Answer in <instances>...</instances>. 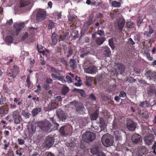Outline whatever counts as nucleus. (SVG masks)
Masks as SVG:
<instances>
[{
	"label": "nucleus",
	"instance_id": "nucleus-1",
	"mask_svg": "<svg viewBox=\"0 0 156 156\" xmlns=\"http://www.w3.org/2000/svg\"><path fill=\"white\" fill-rule=\"evenodd\" d=\"M101 140L103 144L107 147L112 145L114 142L113 139L109 136L108 133L105 134L102 136Z\"/></svg>",
	"mask_w": 156,
	"mask_h": 156
},
{
	"label": "nucleus",
	"instance_id": "nucleus-2",
	"mask_svg": "<svg viewBox=\"0 0 156 156\" xmlns=\"http://www.w3.org/2000/svg\"><path fill=\"white\" fill-rule=\"evenodd\" d=\"M95 137L96 136L94 133L88 131L86 132L82 135L83 140L86 142L93 141Z\"/></svg>",
	"mask_w": 156,
	"mask_h": 156
},
{
	"label": "nucleus",
	"instance_id": "nucleus-3",
	"mask_svg": "<svg viewBox=\"0 0 156 156\" xmlns=\"http://www.w3.org/2000/svg\"><path fill=\"white\" fill-rule=\"evenodd\" d=\"M39 126L43 131L49 132L51 131V124L48 121H42L39 123Z\"/></svg>",
	"mask_w": 156,
	"mask_h": 156
},
{
	"label": "nucleus",
	"instance_id": "nucleus-4",
	"mask_svg": "<svg viewBox=\"0 0 156 156\" xmlns=\"http://www.w3.org/2000/svg\"><path fill=\"white\" fill-rule=\"evenodd\" d=\"M54 137L48 135L45 138L44 144L47 147H50L54 144Z\"/></svg>",
	"mask_w": 156,
	"mask_h": 156
},
{
	"label": "nucleus",
	"instance_id": "nucleus-5",
	"mask_svg": "<svg viewBox=\"0 0 156 156\" xmlns=\"http://www.w3.org/2000/svg\"><path fill=\"white\" fill-rule=\"evenodd\" d=\"M46 12L44 9H39L36 15L37 20L41 21L44 20L46 17Z\"/></svg>",
	"mask_w": 156,
	"mask_h": 156
},
{
	"label": "nucleus",
	"instance_id": "nucleus-6",
	"mask_svg": "<svg viewBox=\"0 0 156 156\" xmlns=\"http://www.w3.org/2000/svg\"><path fill=\"white\" fill-rule=\"evenodd\" d=\"M75 107L76 108V111L78 114L81 115L85 114V109L82 104L76 102Z\"/></svg>",
	"mask_w": 156,
	"mask_h": 156
},
{
	"label": "nucleus",
	"instance_id": "nucleus-7",
	"mask_svg": "<svg viewBox=\"0 0 156 156\" xmlns=\"http://www.w3.org/2000/svg\"><path fill=\"white\" fill-rule=\"evenodd\" d=\"M56 113L58 118L60 120H62V121H65V120L67 118L66 116L61 109L59 108L58 109L56 110Z\"/></svg>",
	"mask_w": 156,
	"mask_h": 156
},
{
	"label": "nucleus",
	"instance_id": "nucleus-8",
	"mask_svg": "<svg viewBox=\"0 0 156 156\" xmlns=\"http://www.w3.org/2000/svg\"><path fill=\"white\" fill-rule=\"evenodd\" d=\"M131 140L133 143L136 144H139L142 141L141 135L137 134H133L132 136Z\"/></svg>",
	"mask_w": 156,
	"mask_h": 156
},
{
	"label": "nucleus",
	"instance_id": "nucleus-9",
	"mask_svg": "<svg viewBox=\"0 0 156 156\" xmlns=\"http://www.w3.org/2000/svg\"><path fill=\"white\" fill-rule=\"evenodd\" d=\"M24 24L23 23H14L13 27L16 30V35H17L19 32L24 28Z\"/></svg>",
	"mask_w": 156,
	"mask_h": 156
},
{
	"label": "nucleus",
	"instance_id": "nucleus-10",
	"mask_svg": "<svg viewBox=\"0 0 156 156\" xmlns=\"http://www.w3.org/2000/svg\"><path fill=\"white\" fill-rule=\"evenodd\" d=\"M154 140V137L153 135H149L144 137V141L146 144L149 146L152 144Z\"/></svg>",
	"mask_w": 156,
	"mask_h": 156
},
{
	"label": "nucleus",
	"instance_id": "nucleus-11",
	"mask_svg": "<svg viewBox=\"0 0 156 156\" xmlns=\"http://www.w3.org/2000/svg\"><path fill=\"white\" fill-rule=\"evenodd\" d=\"M9 108L8 105H4L0 107V114L5 115L8 113Z\"/></svg>",
	"mask_w": 156,
	"mask_h": 156
},
{
	"label": "nucleus",
	"instance_id": "nucleus-12",
	"mask_svg": "<svg viewBox=\"0 0 156 156\" xmlns=\"http://www.w3.org/2000/svg\"><path fill=\"white\" fill-rule=\"evenodd\" d=\"M127 126L128 129L130 131H134L136 126L134 122L132 120H128L127 122Z\"/></svg>",
	"mask_w": 156,
	"mask_h": 156
},
{
	"label": "nucleus",
	"instance_id": "nucleus-13",
	"mask_svg": "<svg viewBox=\"0 0 156 156\" xmlns=\"http://www.w3.org/2000/svg\"><path fill=\"white\" fill-rule=\"evenodd\" d=\"M97 68L94 66H91L84 69L85 72L87 73L94 74H95Z\"/></svg>",
	"mask_w": 156,
	"mask_h": 156
},
{
	"label": "nucleus",
	"instance_id": "nucleus-14",
	"mask_svg": "<svg viewBox=\"0 0 156 156\" xmlns=\"http://www.w3.org/2000/svg\"><path fill=\"white\" fill-rule=\"evenodd\" d=\"M102 52L105 57H109L111 54V51L109 48L106 46L103 48Z\"/></svg>",
	"mask_w": 156,
	"mask_h": 156
},
{
	"label": "nucleus",
	"instance_id": "nucleus-15",
	"mask_svg": "<svg viewBox=\"0 0 156 156\" xmlns=\"http://www.w3.org/2000/svg\"><path fill=\"white\" fill-rule=\"evenodd\" d=\"M52 78L53 79H57L61 81L63 83H65L66 82V81L64 79L65 76L62 75H58V76L52 73L51 75Z\"/></svg>",
	"mask_w": 156,
	"mask_h": 156
},
{
	"label": "nucleus",
	"instance_id": "nucleus-16",
	"mask_svg": "<svg viewBox=\"0 0 156 156\" xmlns=\"http://www.w3.org/2000/svg\"><path fill=\"white\" fill-rule=\"evenodd\" d=\"M60 133L62 135H66L69 132V128L66 126H64L61 127L59 130Z\"/></svg>",
	"mask_w": 156,
	"mask_h": 156
},
{
	"label": "nucleus",
	"instance_id": "nucleus-17",
	"mask_svg": "<svg viewBox=\"0 0 156 156\" xmlns=\"http://www.w3.org/2000/svg\"><path fill=\"white\" fill-rule=\"evenodd\" d=\"M156 73L152 72L149 70L147 72L146 75L147 76V78L149 80H154L155 78Z\"/></svg>",
	"mask_w": 156,
	"mask_h": 156
},
{
	"label": "nucleus",
	"instance_id": "nucleus-18",
	"mask_svg": "<svg viewBox=\"0 0 156 156\" xmlns=\"http://www.w3.org/2000/svg\"><path fill=\"white\" fill-rule=\"evenodd\" d=\"M146 148L144 146H142L139 148L137 150V154L139 156H142L146 153Z\"/></svg>",
	"mask_w": 156,
	"mask_h": 156
},
{
	"label": "nucleus",
	"instance_id": "nucleus-19",
	"mask_svg": "<svg viewBox=\"0 0 156 156\" xmlns=\"http://www.w3.org/2000/svg\"><path fill=\"white\" fill-rule=\"evenodd\" d=\"M57 104L55 102L49 103L47 107L45 108V110L46 111H49L52 110L56 109L57 108Z\"/></svg>",
	"mask_w": 156,
	"mask_h": 156
},
{
	"label": "nucleus",
	"instance_id": "nucleus-20",
	"mask_svg": "<svg viewBox=\"0 0 156 156\" xmlns=\"http://www.w3.org/2000/svg\"><path fill=\"white\" fill-rule=\"evenodd\" d=\"M42 109L41 107L36 108H34L31 111V113L33 117L37 115L39 113L41 112Z\"/></svg>",
	"mask_w": 156,
	"mask_h": 156
},
{
	"label": "nucleus",
	"instance_id": "nucleus-21",
	"mask_svg": "<svg viewBox=\"0 0 156 156\" xmlns=\"http://www.w3.org/2000/svg\"><path fill=\"white\" fill-rule=\"evenodd\" d=\"M51 39L52 44L54 45H55L57 43L58 40V35L55 32H54L52 34Z\"/></svg>",
	"mask_w": 156,
	"mask_h": 156
},
{
	"label": "nucleus",
	"instance_id": "nucleus-22",
	"mask_svg": "<svg viewBox=\"0 0 156 156\" xmlns=\"http://www.w3.org/2000/svg\"><path fill=\"white\" fill-rule=\"evenodd\" d=\"M125 68L124 65L121 63L118 64V69L120 74H122L124 73Z\"/></svg>",
	"mask_w": 156,
	"mask_h": 156
},
{
	"label": "nucleus",
	"instance_id": "nucleus-23",
	"mask_svg": "<svg viewBox=\"0 0 156 156\" xmlns=\"http://www.w3.org/2000/svg\"><path fill=\"white\" fill-rule=\"evenodd\" d=\"M105 41V38L104 37L96 38L95 40V43L98 45L102 44Z\"/></svg>",
	"mask_w": 156,
	"mask_h": 156
},
{
	"label": "nucleus",
	"instance_id": "nucleus-24",
	"mask_svg": "<svg viewBox=\"0 0 156 156\" xmlns=\"http://www.w3.org/2000/svg\"><path fill=\"white\" fill-rule=\"evenodd\" d=\"M55 23L52 21L51 20H49L47 23V28L48 30H52V29L54 28L55 25Z\"/></svg>",
	"mask_w": 156,
	"mask_h": 156
},
{
	"label": "nucleus",
	"instance_id": "nucleus-25",
	"mask_svg": "<svg viewBox=\"0 0 156 156\" xmlns=\"http://www.w3.org/2000/svg\"><path fill=\"white\" fill-rule=\"evenodd\" d=\"M13 37L11 35L7 36L5 39V41L8 44H12L13 42Z\"/></svg>",
	"mask_w": 156,
	"mask_h": 156
},
{
	"label": "nucleus",
	"instance_id": "nucleus-26",
	"mask_svg": "<svg viewBox=\"0 0 156 156\" xmlns=\"http://www.w3.org/2000/svg\"><path fill=\"white\" fill-rule=\"evenodd\" d=\"M28 129L30 134H33L35 131L36 127L33 125H29L28 126Z\"/></svg>",
	"mask_w": 156,
	"mask_h": 156
},
{
	"label": "nucleus",
	"instance_id": "nucleus-27",
	"mask_svg": "<svg viewBox=\"0 0 156 156\" xmlns=\"http://www.w3.org/2000/svg\"><path fill=\"white\" fill-rule=\"evenodd\" d=\"M10 69L16 76L19 71V67L16 66L14 65L13 66L12 68Z\"/></svg>",
	"mask_w": 156,
	"mask_h": 156
},
{
	"label": "nucleus",
	"instance_id": "nucleus-28",
	"mask_svg": "<svg viewBox=\"0 0 156 156\" xmlns=\"http://www.w3.org/2000/svg\"><path fill=\"white\" fill-rule=\"evenodd\" d=\"M69 35V32H66L65 34H60L59 36V41H63L65 40L68 37Z\"/></svg>",
	"mask_w": 156,
	"mask_h": 156
},
{
	"label": "nucleus",
	"instance_id": "nucleus-29",
	"mask_svg": "<svg viewBox=\"0 0 156 156\" xmlns=\"http://www.w3.org/2000/svg\"><path fill=\"white\" fill-rule=\"evenodd\" d=\"M154 32V30L150 26H149L148 31L144 32V34L147 37H150L151 34Z\"/></svg>",
	"mask_w": 156,
	"mask_h": 156
},
{
	"label": "nucleus",
	"instance_id": "nucleus-30",
	"mask_svg": "<svg viewBox=\"0 0 156 156\" xmlns=\"http://www.w3.org/2000/svg\"><path fill=\"white\" fill-rule=\"evenodd\" d=\"M93 81V78L92 77H88L87 78L86 81V86L90 87L92 84Z\"/></svg>",
	"mask_w": 156,
	"mask_h": 156
},
{
	"label": "nucleus",
	"instance_id": "nucleus-31",
	"mask_svg": "<svg viewBox=\"0 0 156 156\" xmlns=\"http://www.w3.org/2000/svg\"><path fill=\"white\" fill-rule=\"evenodd\" d=\"M125 22L123 20L119 21L118 22V27L120 31H121L124 26Z\"/></svg>",
	"mask_w": 156,
	"mask_h": 156
},
{
	"label": "nucleus",
	"instance_id": "nucleus-32",
	"mask_svg": "<svg viewBox=\"0 0 156 156\" xmlns=\"http://www.w3.org/2000/svg\"><path fill=\"white\" fill-rule=\"evenodd\" d=\"M70 67L73 69H74L76 67V61L73 59H70L69 62Z\"/></svg>",
	"mask_w": 156,
	"mask_h": 156
},
{
	"label": "nucleus",
	"instance_id": "nucleus-33",
	"mask_svg": "<svg viewBox=\"0 0 156 156\" xmlns=\"http://www.w3.org/2000/svg\"><path fill=\"white\" fill-rule=\"evenodd\" d=\"M20 7H23L28 5L29 4L30 2L27 0H20Z\"/></svg>",
	"mask_w": 156,
	"mask_h": 156
},
{
	"label": "nucleus",
	"instance_id": "nucleus-34",
	"mask_svg": "<svg viewBox=\"0 0 156 156\" xmlns=\"http://www.w3.org/2000/svg\"><path fill=\"white\" fill-rule=\"evenodd\" d=\"M90 152L93 154H97L99 152V148L98 147H95L90 149Z\"/></svg>",
	"mask_w": 156,
	"mask_h": 156
},
{
	"label": "nucleus",
	"instance_id": "nucleus-35",
	"mask_svg": "<svg viewBox=\"0 0 156 156\" xmlns=\"http://www.w3.org/2000/svg\"><path fill=\"white\" fill-rule=\"evenodd\" d=\"M155 88L153 86H150L147 89V93L149 95H151L152 94L155 93Z\"/></svg>",
	"mask_w": 156,
	"mask_h": 156
},
{
	"label": "nucleus",
	"instance_id": "nucleus-36",
	"mask_svg": "<svg viewBox=\"0 0 156 156\" xmlns=\"http://www.w3.org/2000/svg\"><path fill=\"white\" fill-rule=\"evenodd\" d=\"M68 50L67 52H65L64 53H67V54L66 55L67 58H68L73 53V50L72 47L70 46L68 47Z\"/></svg>",
	"mask_w": 156,
	"mask_h": 156
},
{
	"label": "nucleus",
	"instance_id": "nucleus-37",
	"mask_svg": "<svg viewBox=\"0 0 156 156\" xmlns=\"http://www.w3.org/2000/svg\"><path fill=\"white\" fill-rule=\"evenodd\" d=\"M6 75L12 78V79H14L16 77L11 70L10 69L9 70V69L7 70V72H6Z\"/></svg>",
	"mask_w": 156,
	"mask_h": 156
},
{
	"label": "nucleus",
	"instance_id": "nucleus-38",
	"mask_svg": "<svg viewBox=\"0 0 156 156\" xmlns=\"http://www.w3.org/2000/svg\"><path fill=\"white\" fill-rule=\"evenodd\" d=\"M69 90V88L67 87L65 85H63V86L61 92L62 94L66 95L68 92Z\"/></svg>",
	"mask_w": 156,
	"mask_h": 156
},
{
	"label": "nucleus",
	"instance_id": "nucleus-39",
	"mask_svg": "<svg viewBox=\"0 0 156 156\" xmlns=\"http://www.w3.org/2000/svg\"><path fill=\"white\" fill-rule=\"evenodd\" d=\"M112 5L114 7L119 8L121 6V3L119 2L114 1L112 2Z\"/></svg>",
	"mask_w": 156,
	"mask_h": 156
},
{
	"label": "nucleus",
	"instance_id": "nucleus-40",
	"mask_svg": "<svg viewBox=\"0 0 156 156\" xmlns=\"http://www.w3.org/2000/svg\"><path fill=\"white\" fill-rule=\"evenodd\" d=\"M98 115L96 112H94L90 115L91 119L92 120H96L98 118Z\"/></svg>",
	"mask_w": 156,
	"mask_h": 156
},
{
	"label": "nucleus",
	"instance_id": "nucleus-41",
	"mask_svg": "<svg viewBox=\"0 0 156 156\" xmlns=\"http://www.w3.org/2000/svg\"><path fill=\"white\" fill-rule=\"evenodd\" d=\"M13 118L14 120V123L16 124H17L20 123L21 122V116L19 115Z\"/></svg>",
	"mask_w": 156,
	"mask_h": 156
},
{
	"label": "nucleus",
	"instance_id": "nucleus-42",
	"mask_svg": "<svg viewBox=\"0 0 156 156\" xmlns=\"http://www.w3.org/2000/svg\"><path fill=\"white\" fill-rule=\"evenodd\" d=\"M51 72L56 73L58 75H60V73L62 72V71L57 70L52 67L51 68Z\"/></svg>",
	"mask_w": 156,
	"mask_h": 156
},
{
	"label": "nucleus",
	"instance_id": "nucleus-43",
	"mask_svg": "<svg viewBox=\"0 0 156 156\" xmlns=\"http://www.w3.org/2000/svg\"><path fill=\"white\" fill-rule=\"evenodd\" d=\"M26 82L27 83L26 86L28 88H29L31 86V82L30 80V75L27 76Z\"/></svg>",
	"mask_w": 156,
	"mask_h": 156
},
{
	"label": "nucleus",
	"instance_id": "nucleus-44",
	"mask_svg": "<svg viewBox=\"0 0 156 156\" xmlns=\"http://www.w3.org/2000/svg\"><path fill=\"white\" fill-rule=\"evenodd\" d=\"M105 126V122L103 119L100 118V126L101 129L104 128Z\"/></svg>",
	"mask_w": 156,
	"mask_h": 156
},
{
	"label": "nucleus",
	"instance_id": "nucleus-45",
	"mask_svg": "<svg viewBox=\"0 0 156 156\" xmlns=\"http://www.w3.org/2000/svg\"><path fill=\"white\" fill-rule=\"evenodd\" d=\"M22 114L26 119H28L30 117V114L28 112H26L24 110H23Z\"/></svg>",
	"mask_w": 156,
	"mask_h": 156
},
{
	"label": "nucleus",
	"instance_id": "nucleus-46",
	"mask_svg": "<svg viewBox=\"0 0 156 156\" xmlns=\"http://www.w3.org/2000/svg\"><path fill=\"white\" fill-rule=\"evenodd\" d=\"M6 98L5 97L2 95L1 96L0 98V105H4L6 101Z\"/></svg>",
	"mask_w": 156,
	"mask_h": 156
},
{
	"label": "nucleus",
	"instance_id": "nucleus-47",
	"mask_svg": "<svg viewBox=\"0 0 156 156\" xmlns=\"http://www.w3.org/2000/svg\"><path fill=\"white\" fill-rule=\"evenodd\" d=\"M149 104L147 102V101H145L142 102V103L140 104L139 106L141 107H147L149 106Z\"/></svg>",
	"mask_w": 156,
	"mask_h": 156
},
{
	"label": "nucleus",
	"instance_id": "nucleus-48",
	"mask_svg": "<svg viewBox=\"0 0 156 156\" xmlns=\"http://www.w3.org/2000/svg\"><path fill=\"white\" fill-rule=\"evenodd\" d=\"M12 118L17 117L20 115V114L18 110H16L12 112Z\"/></svg>",
	"mask_w": 156,
	"mask_h": 156
},
{
	"label": "nucleus",
	"instance_id": "nucleus-49",
	"mask_svg": "<svg viewBox=\"0 0 156 156\" xmlns=\"http://www.w3.org/2000/svg\"><path fill=\"white\" fill-rule=\"evenodd\" d=\"M114 136L115 137L116 140H119L120 137V134L118 133L117 131L114 132Z\"/></svg>",
	"mask_w": 156,
	"mask_h": 156
},
{
	"label": "nucleus",
	"instance_id": "nucleus-50",
	"mask_svg": "<svg viewBox=\"0 0 156 156\" xmlns=\"http://www.w3.org/2000/svg\"><path fill=\"white\" fill-rule=\"evenodd\" d=\"M50 119L56 125V127H57V129H58V127L59 126V124L57 123L56 122L55 120L53 118H50Z\"/></svg>",
	"mask_w": 156,
	"mask_h": 156
},
{
	"label": "nucleus",
	"instance_id": "nucleus-51",
	"mask_svg": "<svg viewBox=\"0 0 156 156\" xmlns=\"http://www.w3.org/2000/svg\"><path fill=\"white\" fill-rule=\"evenodd\" d=\"M75 89L76 91L80 93L82 97L84 96L83 95L84 94V91L83 90L76 89Z\"/></svg>",
	"mask_w": 156,
	"mask_h": 156
},
{
	"label": "nucleus",
	"instance_id": "nucleus-52",
	"mask_svg": "<svg viewBox=\"0 0 156 156\" xmlns=\"http://www.w3.org/2000/svg\"><path fill=\"white\" fill-rule=\"evenodd\" d=\"M60 61L65 66H67L68 65L67 61L64 58H61Z\"/></svg>",
	"mask_w": 156,
	"mask_h": 156
},
{
	"label": "nucleus",
	"instance_id": "nucleus-53",
	"mask_svg": "<svg viewBox=\"0 0 156 156\" xmlns=\"http://www.w3.org/2000/svg\"><path fill=\"white\" fill-rule=\"evenodd\" d=\"M89 98L93 101H95L96 99L95 96L93 94H91L90 95Z\"/></svg>",
	"mask_w": 156,
	"mask_h": 156
},
{
	"label": "nucleus",
	"instance_id": "nucleus-54",
	"mask_svg": "<svg viewBox=\"0 0 156 156\" xmlns=\"http://www.w3.org/2000/svg\"><path fill=\"white\" fill-rule=\"evenodd\" d=\"M146 57L147 59L150 61H152L153 60V58L151 57L150 54L149 52H146Z\"/></svg>",
	"mask_w": 156,
	"mask_h": 156
},
{
	"label": "nucleus",
	"instance_id": "nucleus-55",
	"mask_svg": "<svg viewBox=\"0 0 156 156\" xmlns=\"http://www.w3.org/2000/svg\"><path fill=\"white\" fill-rule=\"evenodd\" d=\"M127 26L128 28H132L134 25V23L133 22L130 21L127 23Z\"/></svg>",
	"mask_w": 156,
	"mask_h": 156
},
{
	"label": "nucleus",
	"instance_id": "nucleus-56",
	"mask_svg": "<svg viewBox=\"0 0 156 156\" xmlns=\"http://www.w3.org/2000/svg\"><path fill=\"white\" fill-rule=\"evenodd\" d=\"M126 95V93L123 91H121L120 92L119 96V97L124 98Z\"/></svg>",
	"mask_w": 156,
	"mask_h": 156
},
{
	"label": "nucleus",
	"instance_id": "nucleus-57",
	"mask_svg": "<svg viewBox=\"0 0 156 156\" xmlns=\"http://www.w3.org/2000/svg\"><path fill=\"white\" fill-rule=\"evenodd\" d=\"M82 81L81 79H79L77 83H74V85L77 87H80L81 85Z\"/></svg>",
	"mask_w": 156,
	"mask_h": 156
},
{
	"label": "nucleus",
	"instance_id": "nucleus-58",
	"mask_svg": "<svg viewBox=\"0 0 156 156\" xmlns=\"http://www.w3.org/2000/svg\"><path fill=\"white\" fill-rule=\"evenodd\" d=\"M92 18L91 17H90L88 19V21L86 23L88 25L90 26L92 24Z\"/></svg>",
	"mask_w": 156,
	"mask_h": 156
},
{
	"label": "nucleus",
	"instance_id": "nucleus-59",
	"mask_svg": "<svg viewBox=\"0 0 156 156\" xmlns=\"http://www.w3.org/2000/svg\"><path fill=\"white\" fill-rule=\"evenodd\" d=\"M46 83L48 84H51L53 82V80L50 78H47L45 80Z\"/></svg>",
	"mask_w": 156,
	"mask_h": 156
},
{
	"label": "nucleus",
	"instance_id": "nucleus-60",
	"mask_svg": "<svg viewBox=\"0 0 156 156\" xmlns=\"http://www.w3.org/2000/svg\"><path fill=\"white\" fill-rule=\"evenodd\" d=\"M103 16L102 14L101 13H98L96 14L95 18L98 19H101L102 18Z\"/></svg>",
	"mask_w": 156,
	"mask_h": 156
},
{
	"label": "nucleus",
	"instance_id": "nucleus-61",
	"mask_svg": "<svg viewBox=\"0 0 156 156\" xmlns=\"http://www.w3.org/2000/svg\"><path fill=\"white\" fill-rule=\"evenodd\" d=\"M66 79L67 82L69 83H70L72 82V79L70 76H66Z\"/></svg>",
	"mask_w": 156,
	"mask_h": 156
},
{
	"label": "nucleus",
	"instance_id": "nucleus-62",
	"mask_svg": "<svg viewBox=\"0 0 156 156\" xmlns=\"http://www.w3.org/2000/svg\"><path fill=\"white\" fill-rule=\"evenodd\" d=\"M156 147V142H155L154 144L152 146V149L153 150V152L156 155V152L155 151V149Z\"/></svg>",
	"mask_w": 156,
	"mask_h": 156
},
{
	"label": "nucleus",
	"instance_id": "nucleus-63",
	"mask_svg": "<svg viewBox=\"0 0 156 156\" xmlns=\"http://www.w3.org/2000/svg\"><path fill=\"white\" fill-rule=\"evenodd\" d=\"M17 141L20 145H23L24 144V140L22 139L18 138L17 140Z\"/></svg>",
	"mask_w": 156,
	"mask_h": 156
},
{
	"label": "nucleus",
	"instance_id": "nucleus-64",
	"mask_svg": "<svg viewBox=\"0 0 156 156\" xmlns=\"http://www.w3.org/2000/svg\"><path fill=\"white\" fill-rule=\"evenodd\" d=\"M43 88L47 90L49 88V85L48 84L44 83L43 85Z\"/></svg>",
	"mask_w": 156,
	"mask_h": 156
}]
</instances>
